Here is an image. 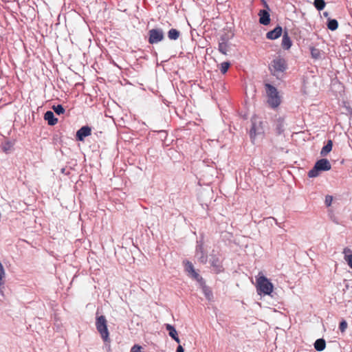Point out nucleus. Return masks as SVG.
I'll use <instances>...</instances> for the list:
<instances>
[{
  "instance_id": "obj_1",
  "label": "nucleus",
  "mask_w": 352,
  "mask_h": 352,
  "mask_svg": "<svg viewBox=\"0 0 352 352\" xmlns=\"http://www.w3.org/2000/svg\"><path fill=\"white\" fill-rule=\"evenodd\" d=\"M256 287L258 294L270 295L273 292V284L261 272L256 276Z\"/></svg>"
},
{
  "instance_id": "obj_2",
  "label": "nucleus",
  "mask_w": 352,
  "mask_h": 352,
  "mask_svg": "<svg viewBox=\"0 0 352 352\" xmlns=\"http://www.w3.org/2000/svg\"><path fill=\"white\" fill-rule=\"evenodd\" d=\"M266 94L267 96V103L272 108H276L281 102L280 96L276 88L270 84H265Z\"/></svg>"
},
{
  "instance_id": "obj_3",
  "label": "nucleus",
  "mask_w": 352,
  "mask_h": 352,
  "mask_svg": "<svg viewBox=\"0 0 352 352\" xmlns=\"http://www.w3.org/2000/svg\"><path fill=\"white\" fill-rule=\"evenodd\" d=\"M96 327L103 341L104 342H110L109 333L107 329V322L104 316H100L96 318Z\"/></svg>"
},
{
  "instance_id": "obj_4",
  "label": "nucleus",
  "mask_w": 352,
  "mask_h": 352,
  "mask_svg": "<svg viewBox=\"0 0 352 352\" xmlns=\"http://www.w3.org/2000/svg\"><path fill=\"white\" fill-rule=\"evenodd\" d=\"M331 168V165L327 159L322 158L318 160L313 168L309 170V177H316L322 171H327Z\"/></svg>"
},
{
  "instance_id": "obj_5",
  "label": "nucleus",
  "mask_w": 352,
  "mask_h": 352,
  "mask_svg": "<svg viewBox=\"0 0 352 352\" xmlns=\"http://www.w3.org/2000/svg\"><path fill=\"white\" fill-rule=\"evenodd\" d=\"M270 69L274 75H278L279 73L284 72L287 69V63L283 58L280 56L274 58L270 66Z\"/></svg>"
},
{
  "instance_id": "obj_6",
  "label": "nucleus",
  "mask_w": 352,
  "mask_h": 352,
  "mask_svg": "<svg viewBox=\"0 0 352 352\" xmlns=\"http://www.w3.org/2000/svg\"><path fill=\"white\" fill-rule=\"evenodd\" d=\"M164 38V32L162 29L155 28L148 31V43L155 44L162 41Z\"/></svg>"
},
{
  "instance_id": "obj_7",
  "label": "nucleus",
  "mask_w": 352,
  "mask_h": 352,
  "mask_svg": "<svg viewBox=\"0 0 352 352\" xmlns=\"http://www.w3.org/2000/svg\"><path fill=\"white\" fill-rule=\"evenodd\" d=\"M263 133L262 126V122L256 120L255 118L252 120V127L250 131V135L252 141L255 139L256 136Z\"/></svg>"
},
{
  "instance_id": "obj_8",
  "label": "nucleus",
  "mask_w": 352,
  "mask_h": 352,
  "mask_svg": "<svg viewBox=\"0 0 352 352\" xmlns=\"http://www.w3.org/2000/svg\"><path fill=\"white\" fill-rule=\"evenodd\" d=\"M195 256L199 262L202 263H206L207 262V254L204 252L202 241H197Z\"/></svg>"
},
{
  "instance_id": "obj_9",
  "label": "nucleus",
  "mask_w": 352,
  "mask_h": 352,
  "mask_svg": "<svg viewBox=\"0 0 352 352\" xmlns=\"http://www.w3.org/2000/svg\"><path fill=\"white\" fill-rule=\"evenodd\" d=\"M91 128L88 126L81 127L76 132V138L80 141H83L84 138L91 135Z\"/></svg>"
},
{
  "instance_id": "obj_10",
  "label": "nucleus",
  "mask_w": 352,
  "mask_h": 352,
  "mask_svg": "<svg viewBox=\"0 0 352 352\" xmlns=\"http://www.w3.org/2000/svg\"><path fill=\"white\" fill-rule=\"evenodd\" d=\"M258 15L259 16V23L264 25H267L270 23V15L267 10H261Z\"/></svg>"
},
{
  "instance_id": "obj_11",
  "label": "nucleus",
  "mask_w": 352,
  "mask_h": 352,
  "mask_svg": "<svg viewBox=\"0 0 352 352\" xmlns=\"http://www.w3.org/2000/svg\"><path fill=\"white\" fill-rule=\"evenodd\" d=\"M282 32V28L280 26H276L273 30H271L266 34V37L268 39L274 40L280 37Z\"/></svg>"
},
{
  "instance_id": "obj_12",
  "label": "nucleus",
  "mask_w": 352,
  "mask_h": 352,
  "mask_svg": "<svg viewBox=\"0 0 352 352\" xmlns=\"http://www.w3.org/2000/svg\"><path fill=\"white\" fill-rule=\"evenodd\" d=\"M218 49H219V51L221 54H223L224 55L227 54V52H228V50H229V45L224 37L221 38V39L219 42V48Z\"/></svg>"
},
{
  "instance_id": "obj_13",
  "label": "nucleus",
  "mask_w": 352,
  "mask_h": 352,
  "mask_svg": "<svg viewBox=\"0 0 352 352\" xmlns=\"http://www.w3.org/2000/svg\"><path fill=\"white\" fill-rule=\"evenodd\" d=\"M44 119L47 121L50 126H54L58 122V119L55 118L54 113L51 111H47L44 115Z\"/></svg>"
},
{
  "instance_id": "obj_14",
  "label": "nucleus",
  "mask_w": 352,
  "mask_h": 352,
  "mask_svg": "<svg viewBox=\"0 0 352 352\" xmlns=\"http://www.w3.org/2000/svg\"><path fill=\"white\" fill-rule=\"evenodd\" d=\"M281 45L285 50H289L292 46V41L287 32H285L283 35Z\"/></svg>"
},
{
  "instance_id": "obj_15",
  "label": "nucleus",
  "mask_w": 352,
  "mask_h": 352,
  "mask_svg": "<svg viewBox=\"0 0 352 352\" xmlns=\"http://www.w3.org/2000/svg\"><path fill=\"white\" fill-rule=\"evenodd\" d=\"M314 348L318 351H323L326 347V342L323 338H319L314 344Z\"/></svg>"
},
{
  "instance_id": "obj_16",
  "label": "nucleus",
  "mask_w": 352,
  "mask_h": 352,
  "mask_svg": "<svg viewBox=\"0 0 352 352\" xmlns=\"http://www.w3.org/2000/svg\"><path fill=\"white\" fill-rule=\"evenodd\" d=\"M199 287L201 288L206 298L210 300L212 298V292L210 289L206 285L205 282L203 283V285L201 284Z\"/></svg>"
},
{
  "instance_id": "obj_17",
  "label": "nucleus",
  "mask_w": 352,
  "mask_h": 352,
  "mask_svg": "<svg viewBox=\"0 0 352 352\" xmlns=\"http://www.w3.org/2000/svg\"><path fill=\"white\" fill-rule=\"evenodd\" d=\"M333 146V142L331 140H328L326 145H324L321 151H320V155L322 156H326L332 149Z\"/></svg>"
},
{
  "instance_id": "obj_18",
  "label": "nucleus",
  "mask_w": 352,
  "mask_h": 352,
  "mask_svg": "<svg viewBox=\"0 0 352 352\" xmlns=\"http://www.w3.org/2000/svg\"><path fill=\"white\" fill-rule=\"evenodd\" d=\"M211 265L213 268V270L216 273H219L223 271V266L218 258L213 259Z\"/></svg>"
},
{
  "instance_id": "obj_19",
  "label": "nucleus",
  "mask_w": 352,
  "mask_h": 352,
  "mask_svg": "<svg viewBox=\"0 0 352 352\" xmlns=\"http://www.w3.org/2000/svg\"><path fill=\"white\" fill-rule=\"evenodd\" d=\"M327 26L329 30L331 31H335L338 28V22L336 19L328 18Z\"/></svg>"
},
{
  "instance_id": "obj_20",
  "label": "nucleus",
  "mask_w": 352,
  "mask_h": 352,
  "mask_svg": "<svg viewBox=\"0 0 352 352\" xmlns=\"http://www.w3.org/2000/svg\"><path fill=\"white\" fill-rule=\"evenodd\" d=\"M180 36V32L176 29L172 28L168 32V37L170 40H177Z\"/></svg>"
},
{
  "instance_id": "obj_21",
  "label": "nucleus",
  "mask_w": 352,
  "mask_h": 352,
  "mask_svg": "<svg viewBox=\"0 0 352 352\" xmlns=\"http://www.w3.org/2000/svg\"><path fill=\"white\" fill-rule=\"evenodd\" d=\"M311 55L314 59L320 60L322 58L323 54L318 49L311 48Z\"/></svg>"
},
{
  "instance_id": "obj_22",
  "label": "nucleus",
  "mask_w": 352,
  "mask_h": 352,
  "mask_svg": "<svg viewBox=\"0 0 352 352\" xmlns=\"http://www.w3.org/2000/svg\"><path fill=\"white\" fill-rule=\"evenodd\" d=\"M285 124L283 120L279 119L277 120L276 124V130L278 134H280L283 132Z\"/></svg>"
},
{
  "instance_id": "obj_23",
  "label": "nucleus",
  "mask_w": 352,
  "mask_h": 352,
  "mask_svg": "<svg viewBox=\"0 0 352 352\" xmlns=\"http://www.w3.org/2000/svg\"><path fill=\"white\" fill-rule=\"evenodd\" d=\"M189 276L195 280H197L199 285L201 284L203 285V283L205 282L204 278L195 270L190 274H189Z\"/></svg>"
},
{
  "instance_id": "obj_24",
  "label": "nucleus",
  "mask_w": 352,
  "mask_h": 352,
  "mask_svg": "<svg viewBox=\"0 0 352 352\" xmlns=\"http://www.w3.org/2000/svg\"><path fill=\"white\" fill-rule=\"evenodd\" d=\"M166 329L168 331V334L172 338H173L177 336V332L175 328L173 326H172L171 324H166Z\"/></svg>"
},
{
  "instance_id": "obj_25",
  "label": "nucleus",
  "mask_w": 352,
  "mask_h": 352,
  "mask_svg": "<svg viewBox=\"0 0 352 352\" xmlns=\"http://www.w3.org/2000/svg\"><path fill=\"white\" fill-rule=\"evenodd\" d=\"M314 5L318 10L320 11L324 8L326 3L324 0H314Z\"/></svg>"
},
{
  "instance_id": "obj_26",
  "label": "nucleus",
  "mask_w": 352,
  "mask_h": 352,
  "mask_svg": "<svg viewBox=\"0 0 352 352\" xmlns=\"http://www.w3.org/2000/svg\"><path fill=\"white\" fill-rule=\"evenodd\" d=\"M52 109L54 111V112L58 115L63 114L65 111V109L61 104L54 105L52 107Z\"/></svg>"
},
{
  "instance_id": "obj_27",
  "label": "nucleus",
  "mask_w": 352,
  "mask_h": 352,
  "mask_svg": "<svg viewBox=\"0 0 352 352\" xmlns=\"http://www.w3.org/2000/svg\"><path fill=\"white\" fill-rule=\"evenodd\" d=\"M13 146V144L9 142L6 141L2 144V149L4 152H8L10 151Z\"/></svg>"
},
{
  "instance_id": "obj_28",
  "label": "nucleus",
  "mask_w": 352,
  "mask_h": 352,
  "mask_svg": "<svg viewBox=\"0 0 352 352\" xmlns=\"http://www.w3.org/2000/svg\"><path fill=\"white\" fill-rule=\"evenodd\" d=\"M230 66L229 62H223L220 66V70L222 74H226Z\"/></svg>"
},
{
  "instance_id": "obj_29",
  "label": "nucleus",
  "mask_w": 352,
  "mask_h": 352,
  "mask_svg": "<svg viewBox=\"0 0 352 352\" xmlns=\"http://www.w3.org/2000/svg\"><path fill=\"white\" fill-rule=\"evenodd\" d=\"M185 270L188 273V275L195 271L193 265L190 261H186L185 264Z\"/></svg>"
},
{
  "instance_id": "obj_30",
  "label": "nucleus",
  "mask_w": 352,
  "mask_h": 352,
  "mask_svg": "<svg viewBox=\"0 0 352 352\" xmlns=\"http://www.w3.org/2000/svg\"><path fill=\"white\" fill-rule=\"evenodd\" d=\"M347 328V322L346 320H342L339 324V329L342 333L344 332Z\"/></svg>"
},
{
  "instance_id": "obj_31",
  "label": "nucleus",
  "mask_w": 352,
  "mask_h": 352,
  "mask_svg": "<svg viewBox=\"0 0 352 352\" xmlns=\"http://www.w3.org/2000/svg\"><path fill=\"white\" fill-rule=\"evenodd\" d=\"M142 346L138 344L133 345L131 349V352H141Z\"/></svg>"
},
{
  "instance_id": "obj_32",
  "label": "nucleus",
  "mask_w": 352,
  "mask_h": 352,
  "mask_svg": "<svg viewBox=\"0 0 352 352\" xmlns=\"http://www.w3.org/2000/svg\"><path fill=\"white\" fill-rule=\"evenodd\" d=\"M333 201V197L331 195H327L325 197V204L327 206H330Z\"/></svg>"
},
{
  "instance_id": "obj_33",
  "label": "nucleus",
  "mask_w": 352,
  "mask_h": 352,
  "mask_svg": "<svg viewBox=\"0 0 352 352\" xmlns=\"http://www.w3.org/2000/svg\"><path fill=\"white\" fill-rule=\"evenodd\" d=\"M343 254H344V260H346L347 255H352V251L349 248H345L343 250Z\"/></svg>"
},
{
  "instance_id": "obj_34",
  "label": "nucleus",
  "mask_w": 352,
  "mask_h": 352,
  "mask_svg": "<svg viewBox=\"0 0 352 352\" xmlns=\"http://www.w3.org/2000/svg\"><path fill=\"white\" fill-rule=\"evenodd\" d=\"M349 266L352 269V255H347L346 259L345 260Z\"/></svg>"
},
{
  "instance_id": "obj_35",
  "label": "nucleus",
  "mask_w": 352,
  "mask_h": 352,
  "mask_svg": "<svg viewBox=\"0 0 352 352\" xmlns=\"http://www.w3.org/2000/svg\"><path fill=\"white\" fill-rule=\"evenodd\" d=\"M265 220L267 221H270V222L271 221H274L276 224H278V222H277L276 219L275 218H274V217H270L267 218Z\"/></svg>"
},
{
  "instance_id": "obj_36",
  "label": "nucleus",
  "mask_w": 352,
  "mask_h": 352,
  "mask_svg": "<svg viewBox=\"0 0 352 352\" xmlns=\"http://www.w3.org/2000/svg\"><path fill=\"white\" fill-rule=\"evenodd\" d=\"M176 352H184V350L182 345H179L177 348Z\"/></svg>"
},
{
  "instance_id": "obj_37",
  "label": "nucleus",
  "mask_w": 352,
  "mask_h": 352,
  "mask_svg": "<svg viewBox=\"0 0 352 352\" xmlns=\"http://www.w3.org/2000/svg\"><path fill=\"white\" fill-rule=\"evenodd\" d=\"M175 342H177V343H179L180 342V340L178 337V336H175V338H173Z\"/></svg>"
},
{
  "instance_id": "obj_38",
  "label": "nucleus",
  "mask_w": 352,
  "mask_h": 352,
  "mask_svg": "<svg viewBox=\"0 0 352 352\" xmlns=\"http://www.w3.org/2000/svg\"><path fill=\"white\" fill-rule=\"evenodd\" d=\"M323 15H324V16H325V17H328V16H329V13H328L327 12H323Z\"/></svg>"
},
{
  "instance_id": "obj_39",
  "label": "nucleus",
  "mask_w": 352,
  "mask_h": 352,
  "mask_svg": "<svg viewBox=\"0 0 352 352\" xmlns=\"http://www.w3.org/2000/svg\"><path fill=\"white\" fill-rule=\"evenodd\" d=\"M3 278L0 276V285H1V280H2Z\"/></svg>"
}]
</instances>
